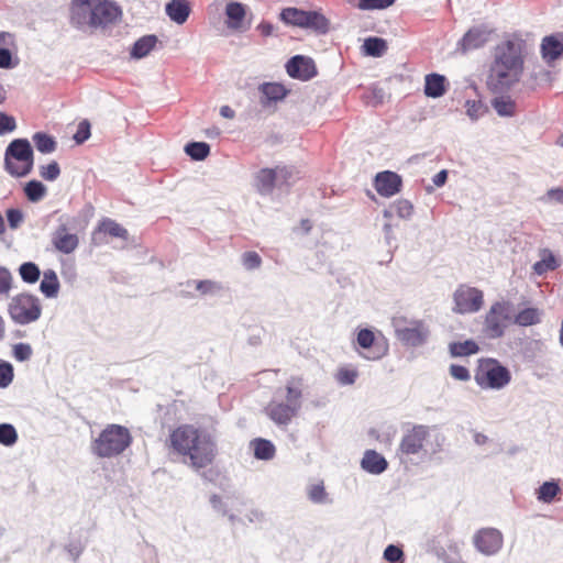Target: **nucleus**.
Returning <instances> with one entry per match:
<instances>
[{"mask_svg": "<svg viewBox=\"0 0 563 563\" xmlns=\"http://www.w3.org/2000/svg\"><path fill=\"white\" fill-rule=\"evenodd\" d=\"M358 376V372L356 368L351 366L340 367L335 374V379L341 385H352L355 383Z\"/></svg>", "mask_w": 563, "mask_h": 563, "instance_id": "41", "label": "nucleus"}, {"mask_svg": "<svg viewBox=\"0 0 563 563\" xmlns=\"http://www.w3.org/2000/svg\"><path fill=\"white\" fill-rule=\"evenodd\" d=\"M220 114L223 117V118H227V119H233L234 115H235V112L233 109H231L229 106H222L221 109H220Z\"/></svg>", "mask_w": 563, "mask_h": 563, "instance_id": "61", "label": "nucleus"}, {"mask_svg": "<svg viewBox=\"0 0 563 563\" xmlns=\"http://www.w3.org/2000/svg\"><path fill=\"white\" fill-rule=\"evenodd\" d=\"M361 465L371 474H380L387 468L388 463L382 454L374 450H367L364 453Z\"/></svg>", "mask_w": 563, "mask_h": 563, "instance_id": "23", "label": "nucleus"}, {"mask_svg": "<svg viewBox=\"0 0 563 563\" xmlns=\"http://www.w3.org/2000/svg\"><path fill=\"white\" fill-rule=\"evenodd\" d=\"M280 19L286 24L310 29L318 33L329 31V20L319 11H305L297 8H285L280 12Z\"/></svg>", "mask_w": 563, "mask_h": 563, "instance_id": "9", "label": "nucleus"}, {"mask_svg": "<svg viewBox=\"0 0 563 563\" xmlns=\"http://www.w3.org/2000/svg\"><path fill=\"white\" fill-rule=\"evenodd\" d=\"M169 453L180 457L194 470L213 464L218 455L216 438L207 429L191 423H183L169 431L165 440Z\"/></svg>", "mask_w": 563, "mask_h": 563, "instance_id": "2", "label": "nucleus"}, {"mask_svg": "<svg viewBox=\"0 0 563 563\" xmlns=\"http://www.w3.org/2000/svg\"><path fill=\"white\" fill-rule=\"evenodd\" d=\"M548 197L563 203V189L562 188H553L548 191Z\"/></svg>", "mask_w": 563, "mask_h": 563, "instance_id": "59", "label": "nucleus"}, {"mask_svg": "<svg viewBox=\"0 0 563 563\" xmlns=\"http://www.w3.org/2000/svg\"><path fill=\"white\" fill-rule=\"evenodd\" d=\"M453 311L460 314L475 313L484 305V292L466 284H461L453 292Z\"/></svg>", "mask_w": 563, "mask_h": 563, "instance_id": "11", "label": "nucleus"}, {"mask_svg": "<svg viewBox=\"0 0 563 563\" xmlns=\"http://www.w3.org/2000/svg\"><path fill=\"white\" fill-rule=\"evenodd\" d=\"M34 165V154L26 139H15L4 153V169L13 177L29 175Z\"/></svg>", "mask_w": 563, "mask_h": 563, "instance_id": "6", "label": "nucleus"}, {"mask_svg": "<svg viewBox=\"0 0 563 563\" xmlns=\"http://www.w3.org/2000/svg\"><path fill=\"white\" fill-rule=\"evenodd\" d=\"M527 43L514 32L494 46L485 85L492 93H505L517 85L525 71Z\"/></svg>", "mask_w": 563, "mask_h": 563, "instance_id": "1", "label": "nucleus"}, {"mask_svg": "<svg viewBox=\"0 0 563 563\" xmlns=\"http://www.w3.org/2000/svg\"><path fill=\"white\" fill-rule=\"evenodd\" d=\"M294 179V170L287 166L263 168L255 177V187L261 195L271 194L276 184L289 185Z\"/></svg>", "mask_w": 563, "mask_h": 563, "instance_id": "12", "label": "nucleus"}, {"mask_svg": "<svg viewBox=\"0 0 563 563\" xmlns=\"http://www.w3.org/2000/svg\"><path fill=\"white\" fill-rule=\"evenodd\" d=\"M561 488L556 482H544L537 492V497L540 501L550 504L554 500Z\"/></svg>", "mask_w": 563, "mask_h": 563, "instance_id": "35", "label": "nucleus"}, {"mask_svg": "<svg viewBox=\"0 0 563 563\" xmlns=\"http://www.w3.org/2000/svg\"><path fill=\"white\" fill-rule=\"evenodd\" d=\"M257 31L263 36H269L273 34L274 26L272 23L263 21L257 25Z\"/></svg>", "mask_w": 563, "mask_h": 563, "instance_id": "58", "label": "nucleus"}, {"mask_svg": "<svg viewBox=\"0 0 563 563\" xmlns=\"http://www.w3.org/2000/svg\"><path fill=\"white\" fill-rule=\"evenodd\" d=\"M493 31L487 26L471 27L457 42V51L462 54L483 47L490 38Z\"/></svg>", "mask_w": 563, "mask_h": 563, "instance_id": "15", "label": "nucleus"}, {"mask_svg": "<svg viewBox=\"0 0 563 563\" xmlns=\"http://www.w3.org/2000/svg\"><path fill=\"white\" fill-rule=\"evenodd\" d=\"M450 374L454 379L467 382L471 378L470 371L463 365L452 364L450 366Z\"/></svg>", "mask_w": 563, "mask_h": 563, "instance_id": "53", "label": "nucleus"}, {"mask_svg": "<svg viewBox=\"0 0 563 563\" xmlns=\"http://www.w3.org/2000/svg\"><path fill=\"white\" fill-rule=\"evenodd\" d=\"M12 67V54L7 48H0V68Z\"/></svg>", "mask_w": 563, "mask_h": 563, "instance_id": "57", "label": "nucleus"}, {"mask_svg": "<svg viewBox=\"0 0 563 563\" xmlns=\"http://www.w3.org/2000/svg\"><path fill=\"white\" fill-rule=\"evenodd\" d=\"M225 15L228 18L227 25L229 29L235 31H245L250 25L244 24L246 16V8L241 2H229L225 8Z\"/></svg>", "mask_w": 563, "mask_h": 563, "instance_id": "21", "label": "nucleus"}, {"mask_svg": "<svg viewBox=\"0 0 563 563\" xmlns=\"http://www.w3.org/2000/svg\"><path fill=\"white\" fill-rule=\"evenodd\" d=\"M430 435L429 427L416 424L402 435L398 452L401 455H419L426 452V443Z\"/></svg>", "mask_w": 563, "mask_h": 563, "instance_id": "13", "label": "nucleus"}, {"mask_svg": "<svg viewBox=\"0 0 563 563\" xmlns=\"http://www.w3.org/2000/svg\"><path fill=\"white\" fill-rule=\"evenodd\" d=\"M374 187L379 196L389 198L400 192L402 179L395 172H379L374 178Z\"/></svg>", "mask_w": 563, "mask_h": 563, "instance_id": "17", "label": "nucleus"}, {"mask_svg": "<svg viewBox=\"0 0 563 563\" xmlns=\"http://www.w3.org/2000/svg\"><path fill=\"white\" fill-rule=\"evenodd\" d=\"M300 224H301L302 230H303L306 233H308V232L311 230V228H312L311 222H310V220H308V219H303V220H301V223H300Z\"/></svg>", "mask_w": 563, "mask_h": 563, "instance_id": "62", "label": "nucleus"}, {"mask_svg": "<svg viewBox=\"0 0 563 563\" xmlns=\"http://www.w3.org/2000/svg\"><path fill=\"white\" fill-rule=\"evenodd\" d=\"M402 556V550L394 544L388 545L384 551V558L390 563H397Z\"/></svg>", "mask_w": 563, "mask_h": 563, "instance_id": "54", "label": "nucleus"}, {"mask_svg": "<svg viewBox=\"0 0 563 563\" xmlns=\"http://www.w3.org/2000/svg\"><path fill=\"white\" fill-rule=\"evenodd\" d=\"M196 289L201 295H207V294H210V292H213V291L220 289V286L212 280L206 279V280L196 282Z\"/></svg>", "mask_w": 563, "mask_h": 563, "instance_id": "55", "label": "nucleus"}, {"mask_svg": "<svg viewBox=\"0 0 563 563\" xmlns=\"http://www.w3.org/2000/svg\"><path fill=\"white\" fill-rule=\"evenodd\" d=\"M14 278L12 273L0 266V297H8L13 288Z\"/></svg>", "mask_w": 563, "mask_h": 563, "instance_id": "42", "label": "nucleus"}, {"mask_svg": "<svg viewBox=\"0 0 563 563\" xmlns=\"http://www.w3.org/2000/svg\"><path fill=\"white\" fill-rule=\"evenodd\" d=\"M492 107L501 117H512L516 113V101L509 96H499L492 100Z\"/></svg>", "mask_w": 563, "mask_h": 563, "instance_id": "33", "label": "nucleus"}, {"mask_svg": "<svg viewBox=\"0 0 563 563\" xmlns=\"http://www.w3.org/2000/svg\"><path fill=\"white\" fill-rule=\"evenodd\" d=\"M60 284L57 274L53 269H46L43 273V279L40 285V290L46 298H55L59 292Z\"/></svg>", "mask_w": 563, "mask_h": 563, "instance_id": "26", "label": "nucleus"}, {"mask_svg": "<svg viewBox=\"0 0 563 563\" xmlns=\"http://www.w3.org/2000/svg\"><path fill=\"white\" fill-rule=\"evenodd\" d=\"M24 194L32 202L40 201L46 194V187L38 180H31L24 186Z\"/></svg>", "mask_w": 563, "mask_h": 563, "instance_id": "39", "label": "nucleus"}, {"mask_svg": "<svg viewBox=\"0 0 563 563\" xmlns=\"http://www.w3.org/2000/svg\"><path fill=\"white\" fill-rule=\"evenodd\" d=\"M510 322V303L508 301H496L485 314L483 333L488 339H499L505 334Z\"/></svg>", "mask_w": 563, "mask_h": 563, "instance_id": "10", "label": "nucleus"}, {"mask_svg": "<svg viewBox=\"0 0 563 563\" xmlns=\"http://www.w3.org/2000/svg\"><path fill=\"white\" fill-rule=\"evenodd\" d=\"M242 263L245 266V268H247V269H255V268H258L261 266L262 258H261V256L256 252L250 251V252H245L243 254Z\"/></svg>", "mask_w": 563, "mask_h": 563, "instance_id": "49", "label": "nucleus"}, {"mask_svg": "<svg viewBox=\"0 0 563 563\" xmlns=\"http://www.w3.org/2000/svg\"><path fill=\"white\" fill-rule=\"evenodd\" d=\"M563 54V34H552L543 37L541 43L542 58L552 64Z\"/></svg>", "mask_w": 563, "mask_h": 563, "instance_id": "20", "label": "nucleus"}, {"mask_svg": "<svg viewBox=\"0 0 563 563\" xmlns=\"http://www.w3.org/2000/svg\"><path fill=\"white\" fill-rule=\"evenodd\" d=\"M474 379L483 389H501L510 383L509 369L492 357L479 358Z\"/></svg>", "mask_w": 563, "mask_h": 563, "instance_id": "7", "label": "nucleus"}, {"mask_svg": "<svg viewBox=\"0 0 563 563\" xmlns=\"http://www.w3.org/2000/svg\"><path fill=\"white\" fill-rule=\"evenodd\" d=\"M185 151L192 159L202 161L209 155L210 147L205 142H192L186 145Z\"/></svg>", "mask_w": 563, "mask_h": 563, "instance_id": "40", "label": "nucleus"}, {"mask_svg": "<svg viewBox=\"0 0 563 563\" xmlns=\"http://www.w3.org/2000/svg\"><path fill=\"white\" fill-rule=\"evenodd\" d=\"M391 209L399 218L402 219H409L413 213V206L407 199H399L395 201L391 206Z\"/></svg>", "mask_w": 563, "mask_h": 563, "instance_id": "43", "label": "nucleus"}, {"mask_svg": "<svg viewBox=\"0 0 563 563\" xmlns=\"http://www.w3.org/2000/svg\"><path fill=\"white\" fill-rule=\"evenodd\" d=\"M7 219L10 228L16 229L23 221V213L19 209H9L7 211Z\"/></svg>", "mask_w": 563, "mask_h": 563, "instance_id": "56", "label": "nucleus"}, {"mask_svg": "<svg viewBox=\"0 0 563 563\" xmlns=\"http://www.w3.org/2000/svg\"><path fill=\"white\" fill-rule=\"evenodd\" d=\"M11 35L9 33H0V45L5 44L7 38H10Z\"/></svg>", "mask_w": 563, "mask_h": 563, "instance_id": "64", "label": "nucleus"}, {"mask_svg": "<svg viewBox=\"0 0 563 563\" xmlns=\"http://www.w3.org/2000/svg\"><path fill=\"white\" fill-rule=\"evenodd\" d=\"M541 314L538 308H526L515 316L514 322L520 327L536 325L541 322Z\"/></svg>", "mask_w": 563, "mask_h": 563, "instance_id": "29", "label": "nucleus"}, {"mask_svg": "<svg viewBox=\"0 0 563 563\" xmlns=\"http://www.w3.org/2000/svg\"><path fill=\"white\" fill-rule=\"evenodd\" d=\"M395 0H360L358 8L362 10H376L390 7Z\"/></svg>", "mask_w": 563, "mask_h": 563, "instance_id": "47", "label": "nucleus"}, {"mask_svg": "<svg viewBox=\"0 0 563 563\" xmlns=\"http://www.w3.org/2000/svg\"><path fill=\"white\" fill-rule=\"evenodd\" d=\"M32 139L37 151H40L41 153H52L56 148L55 140L46 133L36 132Z\"/></svg>", "mask_w": 563, "mask_h": 563, "instance_id": "38", "label": "nucleus"}, {"mask_svg": "<svg viewBox=\"0 0 563 563\" xmlns=\"http://www.w3.org/2000/svg\"><path fill=\"white\" fill-rule=\"evenodd\" d=\"M541 260L533 264V272L538 275H543L549 271H554L558 267L555 256L551 251L544 249L540 252Z\"/></svg>", "mask_w": 563, "mask_h": 563, "instance_id": "34", "label": "nucleus"}, {"mask_svg": "<svg viewBox=\"0 0 563 563\" xmlns=\"http://www.w3.org/2000/svg\"><path fill=\"white\" fill-rule=\"evenodd\" d=\"M13 356L16 361H27L32 356V347L27 343H18L13 346Z\"/></svg>", "mask_w": 563, "mask_h": 563, "instance_id": "48", "label": "nucleus"}, {"mask_svg": "<svg viewBox=\"0 0 563 563\" xmlns=\"http://www.w3.org/2000/svg\"><path fill=\"white\" fill-rule=\"evenodd\" d=\"M309 499L316 504H322L327 500V492L323 483L312 484L308 489Z\"/></svg>", "mask_w": 563, "mask_h": 563, "instance_id": "45", "label": "nucleus"}, {"mask_svg": "<svg viewBox=\"0 0 563 563\" xmlns=\"http://www.w3.org/2000/svg\"><path fill=\"white\" fill-rule=\"evenodd\" d=\"M15 129V119L4 112H0V135L12 132Z\"/></svg>", "mask_w": 563, "mask_h": 563, "instance_id": "51", "label": "nucleus"}, {"mask_svg": "<svg viewBox=\"0 0 563 563\" xmlns=\"http://www.w3.org/2000/svg\"><path fill=\"white\" fill-rule=\"evenodd\" d=\"M474 545L483 554H495L503 547V534L494 528L481 529L474 536Z\"/></svg>", "mask_w": 563, "mask_h": 563, "instance_id": "16", "label": "nucleus"}, {"mask_svg": "<svg viewBox=\"0 0 563 563\" xmlns=\"http://www.w3.org/2000/svg\"><path fill=\"white\" fill-rule=\"evenodd\" d=\"M131 442L132 437L125 427L109 424L92 442V451L100 457H112L121 454Z\"/></svg>", "mask_w": 563, "mask_h": 563, "instance_id": "5", "label": "nucleus"}, {"mask_svg": "<svg viewBox=\"0 0 563 563\" xmlns=\"http://www.w3.org/2000/svg\"><path fill=\"white\" fill-rule=\"evenodd\" d=\"M53 249L64 255L74 253L79 246V236L67 223H59L51 234Z\"/></svg>", "mask_w": 563, "mask_h": 563, "instance_id": "14", "label": "nucleus"}, {"mask_svg": "<svg viewBox=\"0 0 563 563\" xmlns=\"http://www.w3.org/2000/svg\"><path fill=\"white\" fill-rule=\"evenodd\" d=\"M287 74L295 79L309 80L317 75L314 62L307 56L296 55L286 64Z\"/></svg>", "mask_w": 563, "mask_h": 563, "instance_id": "18", "label": "nucleus"}, {"mask_svg": "<svg viewBox=\"0 0 563 563\" xmlns=\"http://www.w3.org/2000/svg\"><path fill=\"white\" fill-rule=\"evenodd\" d=\"M446 91L445 77L439 74H429L424 80V93L427 97L439 98Z\"/></svg>", "mask_w": 563, "mask_h": 563, "instance_id": "25", "label": "nucleus"}, {"mask_svg": "<svg viewBox=\"0 0 563 563\" xmlns=\"http://www.w3.org/2000/svg\"><path fill=\"white\" fill-rule=\"evenodd\" d=\"M364 49L369 56L380 57L387 51V44L384 38L368 37L364 42Z\"/></svg>", "mask_w": 563, "mask_h": 563, "instance_id": "37", "label": "nucleus"}, {"mask_svg": "<svg viewBox=\"0 0 563 563\" xmlns=\"http://www.w3.org/2000/svg\"><path fill=\"white\" fill-rule=\"evenodd\" d=\"M90 137V123L87 120L79 122L74 140L77 144H81Z\"/></svg>", "mask_w": 563, "mask_h": 563, "instance_id": "50", "label": "nucleus"}, {"mask_svg": "<svg viewBox=\"0 0 563 563\" xmlns=\"http://www.w3.org/2000/svg\"><path fill=\"white\" fill-rule=\"evenodd\" d=\"M449 351L453 357H462L476 354L479 351V346L474 340H465L463 342L450 343Z\"/></svg>", "mask_w": 563, "mask_h": 563, "instance_id": "30", "label": "nucleus"}, {"mask_svg": "<svg viewBox=\"0 0 563 563\" xmlns=\"http://www.w3.org/2000/svg\"><path fill=\"white\" fill-rule=\"evenodd\" d=\"M121 9L110 0H73L70 22L77 29H98L113 24Z\"/></svg>", "mask_w": 563, "mask_h": 563, "instance_id": "3", "label": "nucleus"}, {"mask_svg": "<svg viewBox=\"0 0 563 563\" xmlns=\"http://www.w3.org/2000/svg\"><path fill=\"white\" fill-rule=\"evenodd\" d=\"M448 178V174L445 170H441L440 173H438L434 178H433V183L437 185V186H442L444 185L445 180Z\"/></svg>", "mask_w": 563, "mask_h": 563, "instance_id": "60", "label": "nucleus"}, {"mask_svg": "<svg viewBox=\"0 0 563 563\" xmlns=\"http://www.w3.org/2000/svg\"><path fill=\"white\" fill-rule=\"evenodd\" d=\"M190 11V4L186 0H172L166 4V14L177 24H184Z\"/></svg>", "mask_w": 563, "mask_h": 563, "instance_id": "24", "label": "nucleus"}, {"mask_svg": "<svg viewBox=\"0 0 563 563\" xmlns=\"http://www.w3.org/2000/svg\"><path fill=\"white\" fill-rule=\"evenodd\" d=\"M356 343L363 350L374 349L371 354H364V357L368 360H378L385 354V351L379 350L375 344V334L369 329H361L357 332Z\"/></svg>", "mask_w": 563, "mask_h": 563, "instance_id": "22", "label": "nucleus"}, {"mask_svg": "<svg viewBox=\"0 0 563 563\" xmlns=\"http://www.w3.org/2000/svg\"><path fill=\"white\" fill-rule=\"evenodd\" d=\"M254 456L258 460H272L276 454L275 445L266 439L257 438L251 442Z\"/></svg>", "mask_w": 563, "mask_h": 563, "instance_id": "28", "label": "nucleus"}, {"mask_svg": "<svg viewBox=\"0 0 563 563\" xmlns=\"http://www.w3.org/2000/svg\"><path fill=\"white\" fill-rule=\"evenodd\" d=\"M96 233H106L112 238H120L123 240H126L129 236L126 229L111 219L101 220L96 229Z\"/></svg>", "mask_w": 563, "mask_h": 563, "instance_id": "32", "label": "nucleus"}, {"mask_svg": "<svg viewBox=\"0 0 563 563\" xmlns=\"http://www.w3.org/2000/svg\"><path fill=\"white\" fill-rule=\"evenodd\" d=\"M11 320L20 325L37 321L42 316V303L38 297L29 292L13 296L8 305Z\"/></svg>", "mask_w": 563, "mask_h": 563, "instance_id": "8", "label": "nucleus"}, {"mask_svg": "<svg viewBox=\"0 0 563 563\" xmlns=\"http://www.w3.org/2000/svg\"><path fill=\"white\" fill-rule=\"evenodd\" d=\"M19 274L26 284H35L41 276L40 267L33 262H25L20 265Z\"/></svg>", "mask_w": 563, "mask_h": 563, "instance_id": "36", "label": "nucleus"}, {"mask_svg": "<svg viewBox=\"0 0 563 563\" xmlns=\"http://www.w3.org/2000/svg\"><path fill=\"white\" fill-rule=\"evenodd\" d=\"M5 323L3 318L0 316V340L4 336Z\"/></svg>", "mask_w": 563, "mask_h": 563, "instance_id": "63", "label": "nucleus"}, {"mask_svg": "<svg viewBox=\"0 0 563 563\" xmlns=\"http://www.w3.org/2000/svg\"><path fill=\"white\" fill-rule=\"evenodd\" d=\"M261 91L265 98V100L262 101L263 104H266L271 101H279L287 95L286 88L277 82H266L262 85Z\"/></svg>", "mask_w": 563, "mask_h": 563, "instance_id": "31", "label": "nucleus"}, {"mask_svg": "<svg viewBox=\"0 0 563 563\" xmlns=\"http://www.w3.org/2000/svg\"><path fill=\"white\" fill-rule=\"evenodd\" d=\"M157 37L155 35H145L139 38L132 49L131 56L134 58H143L147 56L156 46Z\"/></svg>", "mask_w": 563, "mask_h": 563, "instance_id": "27", "label": "nucleus"}, {"mask_svg": "<svg viewBox=\"0 0 563 563\" xmlns=\"http://www.w3.org/2000/svg\"><path fill=\"white\" fill-rule=\"evenodd\" d=\"M18 434L13 426L8 423L0 424V443L12 445L16 442Z\"/></svg>", "mask_w": 563, "mask_h": 563, "instance_id": "44", "label": "nucleus"}, {"mask_svg": "<svg viewBox=\"0 0 563 563\" xmlns=\"http://www.w3.org/2000/svg\"><path fill=\"white\" fill-rule=\"evenodd\" d=\"M13 379V368L9 363L0 364V387L4 388Z\"/></svg>", "mask_w": 563, "mask_h": 563, "instance_id": "52", "label": "nucleus"}, {"mask_svg": "<svg viewBox=\"0 0 563 563\" xmlns=\"http://www.w3.org/2000/svg\"><path fill=\"white\" fill-rule=\"evenodd\" d=\"M60 174V168L57 162H52L47 165H43L40 168V175L45 180L53 181L58 178Z\"/></svg>", "mask_w": 563, "mask_h": 563, "instance_id": "46", "label": "nucleus"}, {"mask_svg": "<svg viewBox=\"0 0 563 563\" xmlns=\"http://www.w3.org/2000/svg\"><path fill=\"white\" fill-rule=\"evenodd\" d=\"M303 389V377L290 376L285 385V401L271 400L264 409L266 416L277 426L289 424L301 409Z\"/></svg>", "mask_w": 563, "mask_h": 563, "instance_id": "4", "label": "nucleus"}, {"mask_svg": "<svg viewBox=\"0 0 563 563\" xmlns=\"http://www.w3.org/2000/svg\"><path fill=\"white\" fill-rule=\"evenodd\" d=\"M396 333L405 344L417 346L426 341L428 331L422 321H412L406 327L397 328Z\"/></svg>", "mask_w": 563, "mask_h": 563, "instance_id": "19", "label": "nucleus"}]
</instances>
